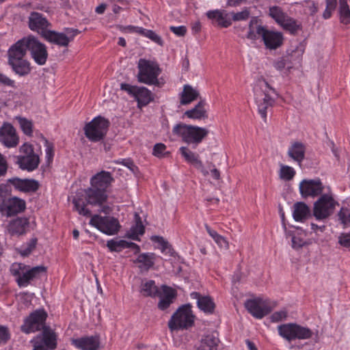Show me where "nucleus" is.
<instances>
[{
	"label": "nucleus",
	"mask_w": 350,
	"mask_h": 350,
	"mask_svg": "<svg viewBox=\"0 0 350 350\" xmlns=\"http://www.w3.org/2000/svg\"><path fill=\"white\" fill-rule=\"evenodd\" d=\"M47 314L44 310H37L25 319L21 330L25 334L33 333L42 329L41 334L31 340L33 350H52L56 347V338L54 332L45 326Z\"/></svg>",
	"instance_id": "obj_1"
},
{
	"label": "nucleus",
	"mask_w": 350,
	"mask_h": 350,
	"mask_svg": "<svg viewBox=\"0 0 350 350\" xmlns=\"http://www.w3.org/2000/svg\"><path fill=\"white\" fill-rule=\"evenodd\" d=\"M113 181L111 174L107 171H100L90 178V187L88 188L85 198L88 204L101 207L100 212L109 213L110 208L103 206L107 200V189Z\"/></svg>",
	"instance_id": "obj_2"
},
{
	"label": "nucleus",
	"mask_w": 350,
	"mask_h": 350,
	"mask_svg": "<svg viewBox=\"0 0 350 350\" xmlns=\"http://www.w3.org/2000/svg\"><path fill=\"white\" fill-rule=\"evenodd\" d=\"M254 100L258 108V113L262 118L266 121L267 109L272 107L274 99L273 96L275 91L263 79H259L256 81L254 87Z\"/></svg>",
	"instance_id": "obj_3"
},
{
	"label": "nucleus",
	"mask_w": 350,
	"mask_h": 350,
	"mask_svg": "<svg viewBox=\"0 0 350 350\" xmlns=\"http://www.w3.org/2000/svg\"><path fill=\"white\" fill-rule=\"evenodd\" d=\"M17 47L21 48L25 54L28 49L34 62L40 66L44 65L48 58V52L44 44L32 36L25 37L18 40Z\"/></svg>",
	"instance_id": "obj_4"
},
{
	"label": "nucleus",
	"mask_w": 350,
	"mask_h": 350,
	"mask_svg": "<svg viewBox=\"0 0 350 350\" xmlns=\"http://www.w3.org/2000/svg\"><path fill=\"white\" fill-rule=\"evenodd\" d=\"M172 132L180 137L184 142L194 146L201 143L208 133V130L205 128L183 123L176 124L173 127Z\"/></svg>",
	"instance_id": "obj_5"
},
{
	"label": "nucleus",
	"mask_w": 350,
	"mask_h": 350,
	"mask_svg": "<svg viewBox=\"0 0 350 350\" xmlns=\"http://www.w3.org/2000/svg\"><path fill=\"white\" fill-rule=\"evenodd\" d=\"M137 79L140 83L147 85H159L158 79L161 72L159 64L151 60L139 59L137 64Z\"/></svg>",
	"instance_id": "obj_6"
},
{
	"label": "nucleus",
	"mask_w": 350,
	"mask_h": 350,
	"mask_svg": "<svg viewBox=\"0 0 350 350\" xmlns=\"http://www.w3.org/2000/svg\"><path fill=\"white\" fill-rule=\"evenodd\" d=\"M25 54L21 48L14 44L8 51V63L16 75L21 77L29 75L31 70L29 61L24 59Z\"/></svg>",
	"instance_id": "obj_7"
},
{
	"label": "nucleus",
	"mask_w": 350,
	"mask_h": 350,
	"mask_svg": "<svg viewBox=\"0 0 350 350\" xmlns=\"http://www.w3.org/2000/svg\"><path fill=\"white\" fill-rule=\"evenodd\" d=\"M278 332L283 339L291 342L295 340H307L312 336V331L297 323H284L278 326Z\"/></svg>",
	"instance_id": "obj_8"
},
{
	"label": "nucleus",
	"mask_w": 350,
	"mask_h": 350,
	"mask_svg": "<svg viewBox=\"0 0 350 350\" xmlns=\"http://www.w3.org/2000/svg\"><path fill=\"white\" fill-rule=\"evenodd\" d=\"M195 317L189 304H185L178 309L172 316L168 322L171 330L187 329L194 323Z\"/></svg>",
	"instance_id": "obj_9"
},
{
	"label": "nucleus",
	"mask_w": 350,
	"mask_h": 350,
	"mask_svg": "<svg viewBox=\"0 0 350 350\" xmlns=\"http://www.w3.org/2000/svg\"><path fill=\"white\" fill-rule=\"evenodd\" d=\"M19 153L16 157V163L21 170L32 172L38 168L40 157L34 152L31 144L24 143L19 148Z\"/></svg>",
	"instance_id": "obj_10"
},
{
	"label": "nucleus",
	"mask_w": 350,
	"mask_h": 350,
	"mask_svg": "<svg viewBox=\"0 0 350 350\" xmlns=\"http://www.w3.org/2000/svg\"><path fill=\"white\" fill-rule=\"evenodd\" d=\"M108 127V120L103 117L98 116L85 126V135L90 141L98 142L105 137Z\"/></svg>",
	"instance_id": "obj_11"
},
{
	"label": "nucleus",
	"mask_w": 350,
	"mask_h": 350,
	"mask_svg": "<svg viewBox=\"0 0 350 350\" xmlns=\"http://www.w3.org/2000/svg\"><path fill=\"white\" fill-rule=\"evenodd\" d=\"M90 224L107 235L117 234L120 228L119 221L111 216L94 215L92 217Z\"/></svg>",
	"instance_id": "obj_12"
},
{
	"label": "nucleus",
	"mask_w": 350,
	"mask_h": 350,
	"mask_svg": "<svg viewBox=\"0 0 350 350\" xmlns=\"http://www.w3.org/2000/svg\"><path fill=\"white\" fill-rule=\"evenodd\" d=\"M78 33L79 31L73 28H66L63 32L49 30L44 32L43 38L49 42L59 46H68Z\"/></svg>",
	"instance_id": "obj_13"
},
{
	"label": "nucleus",
	"mask_w": 350,
	"mask_h": 350,
	"mask_svg": "<svg viewBox=\"0 0 350 350\" xmlns=\"http://www.w3.org/2000/svg\"><path fill=\"white\" fill-rule=\"evenodd\" d=\"M120 88L122 90L126 92L129 94L136 99L139 107L147 105L153 100L152 93L145 87H139L128 83H122Z\"/></svg>",
	"instance_id": "obj_14"
},
{
	"label": "nucleus",
	"mask_w": 350,
	"mask_h": 350,
	"mask_svg": "<svg viewBox=\"0 0 350 350\" xmlns=\"http://www.w3.org/2000/svg\"><path fill=\"white\" fill-rule=\"evenodd\" d=\"M336 202L334 198L324 194L314 204L313 213L317 219H323L329 217L334 211Z\"/></svg>",
	"instance_id": "obj_15"
},
{
	"label": "nucleus",
	"mask_w": 350,
	"mask_h": 350,
	"mask_svg": "<svg viewBox=\"0 0 350 350\" xmlns=\"http://www.w3.org/2000/svg\"><path fill=\"white\" fill-rule=\"evenodd\" d=\"M25 208V201L18 197L5 198L0 203V213L7 217L21 213Z\"/></svg>",
	"instance_id": "obj_16"
},
{
	"label": "nucleus",
	"mask_w": 350,
	"mask_h": 350,
	"mask_svg": "<svg viewBox=\"0 0 350 350\" xmlns=\"http://www.w3.org/2000/svg\"><path fill=\"white\" fill-rule=\"evenodd\" d=\"M245 306L248 312L256 319L263 318L271 310L269 301L260 297L247 300Z\"/></svg>",
	"instance_id": "obj_17"
},
{
	"label": "nucleus",
	"mask_w": 350,
	"mask_h": 350,
	"mask_svg": "<svg viewBox=\"0 0 350 350\" xmlns=\"http://www.w3.org/2000/svg\"><path fill=\"white\" fill-rule=\"evenodd\" d=\"M0 142L7 148H14L18 144L19 138L12 124L5 123L0 128Z\"/></svg>",
	"instance_id": "obj_18"
},
{
	"label": "nucleus",
	"mask_w": 350,
	"mask_h": 350,
	"mask_svg": "<svg viewBox=\"0 0 350 350\" xmlns=\"http://www.w3.org/2000/svg\"><path fill=\"white\" fill-rule=\"evenodd\" d=\"M323 187L319 179L303 180L299 183L300 193L303 197H315L323 192Z\"/></svg>",
	"instance_id": "obj_19"
},
{
	"label": "nucleus",
	"mask_w": 350,
	"mask_h": 350,
	"mask_svg": "<svg viewBox=\"0 0 350 350\" xmlns=\"http://www.w3.org/2000/svg\"><path fill=\"white\" fill-rule=\"evenodd\" d=\"M8 182L17 190L23 193L34 192L39 188V183L34 179L19 178L14 177L8 179Z\"/></svg>",
	"instance_id": "obj_20"
},
{
	"label": "nucleus",
	"mask_w": 350,
	"mask_h": 350,
	"mask_svg": "<svg viewBox=\"0 0 350 350\" xmlns=\"http://www.w3.org/2000/svg\"><path fill=\"white\" fill-rule=\"evenodd\" d=\"M45 271L46 269L43 266L31 268L27 265L24 273L20 278H16V282L20 287H26L31 280L39 278L42 274H44Z\"/></svg>",
	"instance_id": "obj_21"
},
{
	"label": "nucleus",
	"mask_w": 350,
	"mask_h": 350,
	"mask_svg": "<svg viewBox=\"0 0 350 350\" xmlns=\"http://www.w3.org/2000/svg\"><path fill=\"white\" fill-rule=\"evenodd\" d=\"M176 295L175 289L165 285L161 286L157 294V296L159 297L158 308L161 310H165L174 302Z\"/></svg>",
	"instance_id": "obj_22"
},
{
	"label": "nucleus",
	"mask_w": 350,
	"mask_h": 350,
	"mask_svg": "<svg viewBox=\"0 0 350 350\" xmlns=\"http://www.w3.org/2000/svg\"><path fill=\"white\" fill-rule=\"evenodd\" d=\"M262 40L267 49L273 50L282 45L284 37L281 32L265 28Z\"/></svg>",
	"instance_id": "obj_23"
},
{
	"label": "nucleus",
	"mask_w": 350,
	"mask_h": 350,
	"mask_svg": "<svg viewBox=\"0 0 350 350\" xmlns=\"http://www.w3.org/2000/svg\"><path fill=\"white\" fill-rule=\"evenodd\" d=\"M50 23L44 18L42 14L37 12H32L29 17V27L31 30L37 31L42 37L47 29Z\"/></svg>",
	"instance_id": "obj_24"
},
{
	"label": "nucleus",
	"mask_w": 350,
	"mask_h": 350,
	"mask_svg": "<svg viewBox=\"0 0 350 350\" xmlns=\"http://www.w3.org/2000/svg\"><path fill=\"white\" fill-rule=\"evenodd\" d=\"M179 152L187 163L200 170L204 175L208 174V171L204 168L202 163L198 154L192 152L185 146L180 147L179 148Z\"/></svg>",
	"instance_id": "obj_25"
},
{
	"label": "nucleus",
	"mask_w": 350,
	"mask_h": 350,
	"mask_svg": "<svg viewBox=\"0 0 350 350\" xmlns=\"http://www.w3.org/2000/svg\"><path fill=\"white\" fill-rule=\"evenodd\" d=\"M72 344L81 350H97L99 347V340L97 337H82L72 339Z\"/></svg>",
	"instance_id": "obj_26"
},
{
	"label": "nucleus",
	"mask_w": 350,
	"mask_h": 350,
	"mask_svg": "<svg viewBox=\"0 0 350 350\" xmlns=\"http://www.w3.org/2000/svg\"><path fill=\"white\" fill-rule=\"evenodd\" d=\"M190 296L192 299H197V304L200 310L206 314L213 312L215 305L211 297L201 296L200 294L197 292L191 293Z\"/></svg>",
	"instance_id": "obj_27"
},
{
	"label": "nucleus",
	"mask_w": 350,
	"mask_h": 350,
	"mask_svg": "<svg viewBox=\"0 0 350 350\" xmlns=\"http://www.w3.org/2000/svg\"><path fill=\"white\" fill-rule=\"evenodd\" d=\"M107 246L111 252H121L125 248H131L135 250V253H139L140 248L139 245L133 242H128L125 240H119L117 239L107 241Z\"/></svg>",
	"instance_id": "obj_28"
},
{
	"label": "nucleus",
	"mask_w": 350,
	"mask_h": 350,
	"mask_svg": "<svg viewBox=\"0 0 350 350\" xmlns=\"http://www.w3.org/2000/svg\"><path fill=\"white\" fill-rule=\"evenodd\" d=\"M28 225L29 221L27 218L18 217L9 223L7 230L12 236H18L25 232Z\"/></svg>",
	"instance_id": "obj_29"
},
{
	"label": "nucleus",
	"mask_w": 350,
	"mask_h": 350,
	"mask_svg": "<svg viewBox=\"0 0 350 350\" xmlns=\"http://www.w3.org/2000/svg\"><path fill=\"white\" fill-rule=\"evenodd\" d=\"M304 51L305 45L302 43L291 45L286 52L287 58L291 64H299L301 62Z\"/></svg>",
	"instance_id": "obj_30"
},
{
	"label": "nucleus",
	"mask_w": 350,
	"mask_h": 350,
	"mask_svg": "<svg viewBox=\"0 0 350 350\" xmlns=\"http://www.w3.org/2000/svg\"><path fill=\"white\" fill-rule=\"evenodd\" d=\"M206 16L217 22V25L222 27H228L231 25V19L228 14L219 10H209L206 12Z\"/></svg>",
	"instance_id": "obj_31"
},
{
	"label": "nucleus",
	"mask_w": 350,
	"mask_h": 350,
	"mask_svg": "<svg viewBox=\"0 0 350 350\" xmlns=\"http://www.w3.org/2000/svg\"><path fill=\"white\" fill-rule=\"evenodd\" d=\"M134 218L135 224L126 232V236L133 240L139 241V237L144 234L145 228L138 213H135Z\"/></svg>",
	"instance_id": "obj_32"
},
{
	"label": "nucleus",
	"mask_w": 350,
	"mask_h": 350,
	"mask_svg": "<svg viewBox=\"0 0 350 350\" xmlns=\"http://www.w3.org/2000/svg\"><path fill=\"white\" fill-rule=\"evenodd\" d=\"M200 94L198 91L189 85H185L180 94V102L182 105H187L196 100Z\"/></svg>",
	"instance_id": "obj_33"
},
{
	"label": "nucleus",
	"mask_w": 350,
	"mask_h": 350,
	"mask_svg": "<svg viewBox=\"0 0 350 350\" xmlns=\"http://www.w3.org/2000/svg\"><path fill=\"white\" fill-rule=\"evenodd\" d=\"M184 116L193 120H201L207 118L205 103L199 102L193 108L185 112Z\"/></svg>",
	"instance_id": "obj_34"
},
{
	"label": "nucleus",
	"mask_w": 350,
	"mask_h": 350,
	"mask_svg": "<svg viewBox=\"0 0 350 350\" xmlns=\"http://www.w3.org/2000/svg\"><path fill=\"white\" fill-rule=\"evenodd\" d=\"M305 146L302 143L294 142L292 144L291 147L288 148V154L294 161H297L300 164L305 157Z\"/></svg>",
	"instance_id": "obj_35"
},
{
	"label": "nucleus",
	"mask_w": 350,
	"mask_h": 350,
	"mask_svg": "<svg viewBox=\"0 0 350 350\" xmlns=\"http://www.w3.org/2000/svg\"><path fill=\"white\" fill-rule=\"evenodd\" d=\"M310 215V208L304 202H297L293 205V216L295 221H303Z\"/></svg>",
	"instance_id": "obj_36"
},
{
	"label": "nucleus",
	"mask_w": 350,
	"mask_h": 350,
	"mask_svg": "<svg viewBox=\"0 0 350 350\" xmlns=\"http://www.w3.org/2000/svg\"><path fill=\"white\" fill-rule=\"evenodd\" d=\"M219 339L214 334H207L200 340L198 350H216Z\"/></svg>",
	"instance_id": "obj_37"
},
{
	"label": "nucleus",
	"mask_w": 350,
	"mask_h": 350,
	"mask_svg": "<svg viewBox=\"0 0 350 350\" xmlns=\"http://www.w3.org/2000/svg\"><path fill=\"white\" fill-rule=\"evenodd\" d=\"M159 289L153 280H148L142 283L140 292L144 296L155 297Z\"/></svg>",
	"instance_id": "obj_38"
},
{
	"label": "nucleus",
	"mask_w": 350,
	"mask_h": 350,
	"mask_svg": "<svg viewBox=\"0 0 350 350\" xmlns=\"http://www.w3.org/2000/svg\"><path fill=\"white\" fill-rule=\"evenodd\" d=\"M265 29V27L258 25L256 23H254L253 21H252L249 25L247 38L252 40H255L258 38L262 39Z\"/></svg>",
	"instance_id": "obj_39"
},
{
	"label": "nucleus",
	"mask_w": 350,
	"mask_h": 350,
	"mask_svg": "<svg viewBox=\"0 0 350 350\" xmlns=\"http://www.w3.org/2000/svg\"><path fill=\"white\" fill-rule=\"evenodd\" d=\"M340 21L343 24H350V8L347 0H339Z\"/></svg>",
	"instance_id": "obj_40"
},
{
	"label": "nucleus",
	"mask_w": 350,
	"mask_h": 350,
	"mask_svg": "<svg viewBox=\"0 0 350 350\" xmlns=\"http://www.w3.org/2000/svg\"><path fill=\"white\" fill-rule=\"evenodd\" d=\"M284 29L290 31L291 33H295L299 29V25L297 21L293 18L286 14L284 17L282 18L281 21L278 23Z\"/></svg>",
	"instance_id": "obj_41"
},
{
	"label": "nucleus",
	"mask_w": 350,
	"mask_h": 350,
	"mask_svg": "<svg viewBox=\"0 0 350 350\" xmlns=\"http://www.w3.org/2000/svg\"><path fill=\"white\" fill-rule=\"evenodd\" d=\"M155 256L154 253H143L138 256L137 262L142 264V267L148 269L153 266Z\"/></svg>",
	"instance_id": "obj_42"
},
{
	"label": "nucleus",
	"mask_w": 350,
	"mask_h": 350,
	"mask_svg": "<svg viewBox=\"0 0 350 350\" xmlns=\"http://www.w3.org/2000/svg\"><path fill=\"white\" fill-rule=\"evenodd\" d=\"M304 237H306V233L304 232H301L299 233L297 231L293 234L291 241L292 247L294 249L298 250L304 245L309 244V243L304 238Z\"/></svg>",
	"instance_id": "obj_43"
},
{
	"label": "nucleus",
	"mask_w": 350,
	"mask_h": 350,
	"mask_svg": "<svg viewBox=\"0 0 350 350\" xmlns=\"http://www.w3.org/2000/svg\"><path fill=\"white\" fill-rule=\"evenodd\" d=\"M20 127L24 134L27 136H32L33 134V123L31 120H27L25 118L18 117L16 118Z\"/></svg>",
	"instance_id": "obj_44"
},
{
	"label": "nucleus",
	"mask_w": 350,
	"mask_h": 350,
	"mask_svg": "<svg viewBox=\"0 0 350 350\" xmlns=\"http://www.w3.org/2000/svg\"><path fill=\"white\" fill-rule=\"evenodd\" d=\"M295 175V170L288 165H281L279 172L280 178L284 180H290Z\"/></svg>",
	"instance_id": "obj_45"
},
{
	"label": "nucleus",
	"mask_w": 350,
	"mask_h": 350,
	"mask_svg": "<svg viewBox=\"0 0 350 350\" xmlns=\"http://www.w3.org/2000/svg\"><path fill=\"white\" fill-rule=\"evenodd\" d=\"M72 202L75 210L79 213V214L83 216L90 215V211L87 208L86 204L82 199L75 198Z\"/></svg>",
	"instance_id": "obj_46"
},
{
	"label": "nucleus",
	"mask_w": 350,
	"mask_h": 350,
	"mask_svg": "<svg viewBox=\"0 0 350 350\" xmlns=\"http://www.w3.org/2000/svg\"><path fill=\"white\" fill-rule=\"evenodd\" d=\"M338 219L345 226H350V208L342 206L338 213Z\"/></svg>",
	"instance_id": "obj_47"
},
{
	"label": "nucleus",
	"mask_w": 350,
	"mask_h": 350,
	"mask_svg": "<svg viewBox=\"0 0 350 350\" xmlns=\"http://www.w3.org/2000/svg\"><path fill=\"white\" fill-rule=\"evenodd\" d=\"M286 13L281 8L273 6L269 8V15L278 24Z\"/></svg>",
	"instance_id": "obj_48"
},
{
	"label": "nucleus",
	"mask_w": 350,
	"mask_h": 350,
	"mask_svg": "<svg viewBox=\"0 0 350 350\" xmlns=\"http://www.w3.org/2000/svg\"><path fill=\"white\" fill-rule=\"evenodd\" d=\"M326 7L323 13V18L324 19L329 18L333 12L335 10L337 5V0H325Z\"/></svg>",
	"instance_id": "obj_49"
},
{
	"label": "nucleus",
	"mask_w": 350,
	"mask_h": 350,
	"mask_svg": "<svg viewBox=\"0 0 350 350\" xmlns=\"http://www.w3.org/2000/svg\"><path fill=\"white\" fill-rule=\"evenodd\" d=\"M288 317V311L285 308H282L278 311L274 312L270 317L271 321L278 323L285 321Z\"/></svg>",
	"instance_id": "obj_50"
},
{
	"label": "nucleus",
	"mask_w": 350,
	"mask_h": 350,
	"mask_svg": "<svg viewBox=\"0 0 350 350\" xmlns=\"http://www.w3.org/2000/svg\"><path fill=\"white\" fill-rule=\"evenodd\" d=\"M27 265L23 263H13L10 267L11 273L16 278H20L23 273Z\"/></svg>",
	"instance_id": "obj_51"
},
{
	"label": "nucleus",
	"mask_w": 350,
	"mask_h": 350,
	"mask_svg": "<svg viewBox=\"0 0 350 350\" xmlns=\"http://www.w3.org/2000/svg\"><path fill=\"white\" fill-rule=\"evenodd\" d=\"M36 245V241L34 239H32L27 244L22 245L18 249V252L21 254V256H27L35 248Z\"/></svg>",
	"instance_id": "obj_52"
},
{
	"label": "nucleus",
	"mask_w": 350,
	"mask_h": 350,
	"mask_svg": "<svg viewBox=\"0 0 350 350\" xmlns=\"http://www.w3.org/2000/svg\"><path fill=\"white\" fill-rule=\"evenodd\" d=\"M152 154L159 158L165 157L167 154L166 146L161 143L155 144L153 148Z\"/></svg>",
	"instance_id": "obj_53"
},
{
	"label": "nucleus",
	"mask_w": 350,
	"mask_h": 350,
	"mask_svg": "<svg viewBox=\"0 0 350 350\" xmlns=\"http://www.w3.org/2000/svg\"><path fill=\"white\" fill-rule=\"evenodd\" d=\"M338 243L350 250V232H342L338 236Z\"/></svg>",
	"instance_id": "obj_54"
},
{
	"label": "nucleus",
	"mask_w": 350,
	"mask_h": 350,
	"mask_svg": "<svg viewBox=\"0 0 350 350\" xmlns=\"http://www.w3.org/2000/svg\"><path fill=\"white\" fill-rule=\"evenodd\" d=\"M146 38H149L154 42L158 44L160 46H162L163 44V40L154 31L148 29V31L146 32L145 36Z\"/></svg>",
	"instance_id": "obj_55"
},
{
	"label": "nucleus",
	"mask_w": 350,
	"mask_h": 350,
	"mask_svg": "<svg viewBox=\"0 0 350 350\" xmlns=\"http://www.w3.org/2000/svg\"><path fill=\"white\" fill-rule=\"evenodd\" d=\"M232 19L235 21H245L250 16V12L247 9H245L237 13H232Z\"/></svg>",
	"instance_id": "obj_56"
},
{
	"label": "nucleus",
	"mask_w": 350,
	"mask_h": 350,
	"mask_svg": "<svg viewBox=\"0 0 350 350\" xmlns=\"http://www.w3.org/2000/svg\"><path fill=\"white\" fill-rule=\"evenodd\" d=\"M150 239L152 242L161 245V250L162 252H164L169 247L168 243L162 237L152 236Z\"/></svg>",
	"instance_id": "obj_57"
},
{
	"label": "nucleus",
	"mask_w": 350,
	"mask_h": 350,
	"mask_svg": "<svg viewBox=\"0 0 350 350\" xmlns=\"http://www.w3.org/2000/svg\"><path fill=\"white\" fill-rule=\"evenodd\" d=\"M0 83L3 85L11 87V88L15 87V81L11 79H10L9 77H8L6 75H5L4 74H3L1 72H0Z\"/></svg>",
	"instance_id": "obj_58"
},
{
	"label": "nucleus",
	"mask_w": 350,
	"mask_h": 350,
	"mask_svg": "<svg viewBox=\"0 0 350 350\" xmlns=\"http://www.w3.org/2000/svg\"><path fill=\"white\" fill-rule=\"evenodd\" d=\"M45 154L46 161L49 163L53 160L54 152L53 146L48 141H46Z\"/></svg>",
	"instance_id": "obj_59"
},
{
	"label": "nucleus",
	"mask_w": 350,
	"mask_h": 350,
	"mask_svg": "<svg viewBox=\"0 0 350 350\" xmlns=\"http://www.w3.org/2000/svg\"><path fill=\"white\" fill-rule=\"evenodd\" d=\"M10 338V333L8 328L0 325V344L5 343Z\"/></svg>",
	"instance_id": "obj_60"
},
{
	"label": "nucleus",
	"mask_w": 350,
	"mask_h": 350,
	"mask_svg": "<svg viewBox=\"0 0 350 350\" xmlns=\"http://www.w3.org/2000/svg\"><path fill=\"white\" fill-rule=\"evenodd\" d=\"M8 170V163L5 158L0 153V176H4Z\"/></svg>",
	"instance_id": "obj_61"
},
{
	"label": "nucleus",
	"mask_w": 350,
	"mask_h": 350,
	"mask_svg": "<svg viewBox=\"0 0 350 350\" xmlns=\"http://www.w3.org/2000/svg\"><path fill=\"white\" fill-rule=\"evenodd\" d=\"M215 242L218 245V246L221 248L228 249V241L221 235H219L217 238L215 239Z\"/></svg>",
	"instance_id": "obj_62"
},
{
	"label": "nucleus",
	"mask_w": 350,
	"mask_h": 350,
	"mask_svg": "<svg viewBox=\"0 0 350 350\" xmlns=\"http://www.w3.org/2000/svg\"><path fill=\"white\" fill-rule=\"evenodd\" d=\"M170 30L176 36H184L187 32V29L185 26H178V27H174L172 26L170 27Z\"/></svg>",
	"instance_id": "obj_63"
},
{
	"label": "nucleus",
	"mask_w": 350,
	"mask_h": 350,
	"mask_svg": "<svg viewBox=\"0 0 350 350\" xmlns=\"http://www.w3.org/2000/svg\"><path fill=\"white\" fill-rule=\"evenodd\" d=\"M126 29L129 32H135V33H137L144 36H145L146 32L148 31V29H144L143 27L131 26V25L126 27Z\"/></svg>",
	"instance_id": "obj_64"
}]
</instances>
